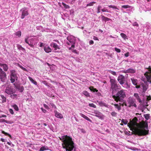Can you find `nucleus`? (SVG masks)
<instances>
[{"label":"nucleus","mask_w":151,"mask_h":151,"mask_svg":"<svg viewBox=\"0 0 151 151\" xmlns=\"http://www.w3.org/2000/svg\"><path fill=\"white\" fill-rule=\"evenodd\" d=\"M115 108L117 109L118 110H120L121 109V107L118 104H114Z\"/></svg>","instance_id":"nucleus-34"},{"label":"nucleus","mask_w":151,"mask_h":151,"mask_svg":"<svg viewBox=\"0 0 151 151\" xmlns=\"http://www.w3.org/2000/svg\"><path fill=\"white\" fill-rule=\"evenodd\" d=\"M68 40L69 42L70 43L72 44L74 43V41L73 40H71V39H70L69 38H68Z\"/></svg>","instance_id":"nucleus-50"},{"label":"nucleus","mask_w":151,"mask_h":151,"mask_svg":"<svg viewBox=\"0 0 151 151\" xmlns=\"http://www.w3.org/2000/svg\"><path fill=\"white\" fill-rule=\"evenodd\" d=\"M9 111L10 113L11 114H14V112L13 111L12 109H9Z\"/></svg>","instance_id":"nucleus-51"},{"label":"nucleus","mask_w":151,"mask_h":151,"mask_svg":"<svg viewBox=\"0 0 151 151\" xmlns=\"http://www.w3.org/2000/svg\"><path fill=\"white\" fill-rule=\"evenodd\" d=\"M151 99V98L150 96H148L147 98V101H149Z\"/></svg>","instance_id":"nucleus-56"},{"label":"nucleus","mask_w":151,"mask_h":151,"mask_svg":"<svg viewBox=\"0 0 151 151\" xmlns=\"http://www.w3.org/2000/svg\"><path fill=\"white\" fill-rule=\"evenodd\" d=\"M59 138L63 142L62 144L63 147L65 149L66 151H72L73 150L74 147V143L71 137L66 135Z\"/></svg>","instance_id":"nucleus-2"},{"label":"nucleus","mask_w":151,"mask_h":151,"mask_svg":"<svg viewBox=\"0 0 151 151\" xmlns=\"http://www.w3.org/2000/svg\"><path fill=\"white\" fill-rule=\"evenodd\" d=\"M2 132V133H3V134H5V135H6V136H8L10 138H12V137L11 135H10L9 133L5 132L4 131H2V132Z\"/></svg>","instance_id":"nucleus-30"},{"label":"nucleus","mask_w":151,"mask_h":151,"mask_svg":"<svg viewBox=\"0 0 151 151\" xmlns=\"http://www.w3.org/2000/svg\"><path fill=\"white\" fill-rule=\"evenodd\" d=\"M126 85H127V87H126V88H127L129 87V85L127 83H126Z\"/></svg>","instance_id":"nucleus-61"},{"label":"nucleus","mask_w":151,"mask_h":151,"mask_svg":"<svg viewBox=\"0 0 151 151\" xmlns=\"http://www.w3.org/2000/svg\"><path fill=\"white\" fill-rule=\"evenodd\" d=\"M123 72L125 73H134L135 72V70L133 69L129 68L125 71H124Z\"/></svg>","instance_id":"nucleus-14"},{"label":"nucleus","mask_w":151,"mask_h":151,"mask_svg":"<svg viewBox=\"0 0 151 151\" xmlns=\"http://www.w3.org/2000/svg\"><path fill=\"white\" fill-rule=\"evenodd\" d=\"M101 7L99 5L98 6V9H98L97 12V13H99L100 12V9L101 8Z\"/></svg>","instance_id":"nucleus-45"},{"label":"nucleus","mask_w":151,"mask_h":151,"mask_svg":"<svg viewBox=\"0 0 151 151\" xmlns=\"http://www.w3.org/2000/svg\"><path fill=\"white\" fill-rule=\"evenodd\" d=\"M101 11L103 12H108V10L107 9H102L101 10Z\"/></svg>","instance_id":"nucleus-58"},{"label":"nucleus","mask_w":151,"mask_h":151,"mask_svg":"<svg viewBox=\"0 0 151 151\" xmlns=\"http://www.w3.org/2000/svg\"><path fill=\"white\" fill-rule=\"evenodd\" d=\"M1 98L2 99V103H4L5 102H6V97L4 96L1 95H0Z\"/></svg>","instance_id":"nucleus-25"},{"label":"nucleus","mask_w":151,"mask_h":151,"mask_svg":"<svg viewBox=\"0 0 151 151\" xmlns=\"http://www.w3.org/2000/svg\"><path fill=\"white\" fill-rule=\"evenodd\" d=\"M110 82L111 84L110 90H111L112 93H113L114 91L117 90L119 88V87L120 86L117 84L116 81L115 79H110Z\"/></svg>","instance_id":"nucleus-4"},{"label":"nucleus","mask_w":151,"mask_h":151,"mask_svg":"<svg viewBox=\"0 0 151 151\" xmlns=\"http://www.w3.org/2000/svg\"><path fill=\"white\" fill-rule=\"evenodd\" d=\"M141 87H142L143 92H145L147 91L148 87V85L147 84H145L142 83L141 84Z\"/></svg>","instance_id":"nucleus-11"},{"label":"nucleus","mask_w":151,"mask_h":151,"mask_svg":"<svg viewBox=\"0 0 151 151\" xmlns=\"http://www.w3.org/2000/svg\"><path fill=\"white\" fill-rule=\"evenodd\" d=\"M101 16L102 20L103 21H104L105 22L107 21H109L111 20L109 18L107 17H105L103 15H101Z\"/></svg>","instance_id":"nucleus-23"},{"label":"nucleus","mask_w":151,"mask_h":151,"mask_svg":"<svg viewBox=\"0 0 151 151\" xmlns=\"http://www.w3.org/2000/svg\"><path fill=\"white\" fill-rule=\"evenodd\" d=\"M15 92V90L14 89L13 87L12 86L6 87L5 90V92L8 95H11Z\"/></svg>","instance_id":"nucleus-7"},{"label":"nucleus","mask_w":151,"mask_h":151,"mask_svg":"<svg viewBox=\"0 0 151 151\" xmlns=\"http://www.w3.org/2000/svg\"><path fill=\"white\" fill-rule=\"evenodd\" d=\"M17 95L16 94H11L10 97L13 99H14V98L17 97Z\"/></svg>","instance_id":"nucleus-38"},{"label":"nucleus","mask_w":151,"mask_h":151,"mask_svg":"<svg viewBox=\"0 0 151 151\" xmlns=\"http://www.w3.org/2000/svg\"><path fill=\"white\" fill-rule=\"evenodd\" d=\"M43 43L41 42L40 43V47H42V46H43Z\"/></svg>","instance_id":"nucleus-63"},{"label":"nucleus","mask_w":151,"mask_h":151,"mask_svg":"<svg viewBox=\"0 0 151 151\" xmlns=\"http://www.w3.org/2000/svg\"><path fill=\"white\" fill-rule=\"evenodd\" d=\"M94 43V42L92 40H90L89 42V44L90 45H92Z\"/></svg>","instance_id":"nucleus-55"},{"label":"nucleus","mask_w":151,"mask_h":151,"mask_svg":"<svg viewBox=\"0 0 151 151\" xmlns=\"http://www.w3.org/2000/svg\"><path fill=\"white\" fill-rule=\"evenodd\" d=\"M136 127L138 128L139 129H144L145 130L147 131V135L149 133V130H146L145 129L146 128L147 129H148V124L147 123L143 122V123H138L137 125L136 126Z\"/></svg>","instance_id":"nucleus-6"},{"label":"nucleus","mask_w":151,"mask_h":151,"mask_svg":"<svg viewBox=\"0 0 151 151\" xmlns=\"http://www.w3.org/2000/svg\"><path fill=\"white\" fill-rule=\"evenodd\" d=\"M131 7V6L128 5H123L122 6V8L124 9H127V8H129Z\"/></svg>","instance_id":"nucleus-40"},{"label":"nucleus","mask_w":151,"mask_h":151,"mask_svg":"<svg viewBox=\"0 0 151 151\" xmlns=\"http://www.w3.org/2000/svg\"><path fill=\"white\" fill-rule=\"evenodd\" d=\"M15 87L20 92H23L24 90V88L23 86L18 85L16 86Z\"/></svg>","instance_id":"nucleus-15"},{"label":"nucleus","mask_w":151,"mask_h":151,"mask_svg":"<svg viewBox=\"0 0 151 151\" xmlns=\"http://www.w3.org/2000/svg\"><path fill=\"white\" fill-rule=\"evenodd\" d=\"M115 50L118 52H121V50L116 47L115 48Z\"/></svg>","instance_id":"nucleus-48"},{"label":"nucleus","mask_w":151,"mask_h":151,"mask_svg":"<svg viewBox=\"0 0 151 151\" xmlns=\"http://www.w3.org/2000/svg\"><path fill=\"white\" fill-rule=\"evenodd\" d=\"M133 25L134 26L138 27L139 25L136 22H135L133 24Z\"/></svg>","instance_id":"nucleus-49"},{"label":"nucleus","mask_w":151,"mask_h":151,"mask_svg":"<svg viewBox=\"0 0 151 151\" xmlns=\"http://www.w3.org/2000/svg\"><path fill=\"white\" fill-rule=\"evenodd\" d=\"M110 72L114 75H116V73L115 72L112 71H110Z\"/></svg>","instance_id":"nucleus-52"},{"label":"nucleus","mask_w":151,"mask_h":151,"mask_svg":"<svg viewBox=\"0 0 151 151\" xmlns=\"http://www.w3.org/2000/svg\"><path fill=\"white\" fill-rule=\"evenodd\" d=\"M22 33L21 31H18L16 33V35L19 37L21 35Z\"/></svg>","instance_id":"nucleus-39"},{"label":"nucleus","mask_w":151,"mask_h":151,"mask_svg":"<svg viewBox=\"0 0 151 151\" xmlns=\"http://www.w3.org/2000/svg\"><path fill=\"white\" fill-rule=\"evenodd\" d=\"M138 119L137 117H134L132 120L127 124L128 126L132 131V134L137 135L139 136L146 135L147 131L144 129H139L136 126L138 124L137 121Z\"/></svg>","instance_id":"nucleus-1"},{"label":"nucleus","mask_w":151,"mask_h":151,"mask_svg":"<svg viewBox=\"0 0 151 151\" xmlns=\"http://www.w3.org/2000/svg\"><path fill=\"white\" fill-rule=\"evenodd\" d=\"M54 113L55 114V116L56 117L60 119H62L63 118V115L56 111H54Z\"/></svg>","instance_id":"nucleus-10"},{"label":"nucleus","mask_w":151,"mask_h":151,"mask_svg":"<svg viewBox=\"0 0 151 151\" xmlns=\"http://www.w3.org/2000/svg\"><path fill=\"white\" fill-rule=\"evenodd\" d=\"M6 73L0 68V79L3 82H4L6 78Z\"/></svg>","instance_id":"nucleus-8"},{"label":"nucleus","mask_w":151,"mask_h":151,"mask_svg":"<svg viewBox=\"0 0 151 151\" xmlns=\"http://www.w3.org/2000/svg\"><path fill=\"white\" fill-rule=\"evenodd\" d=\"M89 88L91 91L93 92H97L98 91V90H97L96 88H94L93 86L90 87Z\"/></svg>","instance_id":"nucleus-28"},{"label":"nucleus","mask_w":151,"mask_h":151,"mask_svg":"<svg viewBox=\"0 0 151 151\" xmlns=\"http://www.w3.org/2000/svg\"><path fill=\"white\" fill-rule=\"evenodd\" d=\"M83 94L87 97L89 96V94L86 91H83Z\"/></svg>","instance_id":"nucleus-35"},{"label":"nucleus","mask_w":151,"mask_h":151,"mask_svg":"<svg viewBox=\"0 0 151 151\" xmlns=\"http://www.w3.org/2000/svg\"><path fill=\"white\" fill-rule=\"evenodd\" d=\"M131 80L132 84L134 85H136L137 84L138 80L137 79H134V78H131Z\"/></svg>","instance_id":"nucleus-21"},{"label":"nucleus","mask_w":151,"mask_h":151,"mask_svg":"<svg viewBox=\"0 0 151 151\" xmlns=\"http://www.w3.org/2000/svg\"><path fill=\"white\" fill-rule=\"evenodd\" d=\"M50 104L51 105L52 108H56V106H55V105L53 103H50Z\"/></svg>","instance_id":"nucleus-47"},{"label":"nucleus","mask_w":151,"mask_h":151,"mask_svg":"<svg viewBox=\"0 0 151 151\" xmlns=\"http://www.w3.org/2000/svg\"><path fill=\"white\" fill-rule=\"evenodd\" d=\"M28 78L30 80V81L33 84H35V85H37V83L36 81H35L34 79L32 78L31 77H29Z\"/></svg>","instance_id":"nucleus-24"},{"label":"nucleus","mask_w":151,"mask_h":151,"mask_svg":"<svg viewBox=\"0 0 151 151\" xmlns=\"http://www.w3.org/2000/svg\"><path fill=\"white\" fill-rule=\"evenodd\" d=\"M128 102L130 104V106H134L135 107H136L137 106L136 104L134 103V102L133 101L132 99H129Z\"/></svg>","instance_id":"nucleus-17"},{"label":"nucleus","mask_w":151,"mask_h":151,"mask_svg":"<svg viewBox=\"0 0 151 151\" xmlns=\"http://www.w3.org/2000/svg\"><path fill=\"white\" fill-rule=\"evenodd\" d=\"M81 116L82 117H83V118L85 119L86 120H88L89 121H91L90 119L89 118H88V117L87 116L85 115H84L83 114H81Z\"/></svg>","instance_id":"nucleus-27"},{"label":"nucleus","mask_w":151,"mask_h":151,"mask_svg":"<svg viewBox=\"0 0 151 151\" xmlns=\"http://www.w3.org/2000/svg\"><path fill=\"white\" fill-rule=\"evenodd\" d=\"M29 13L27 11L25 10H23L22 12L21 18L22 19H24L25 16L28 15Z\"/></svg>","instance_id":"nucleus-13"},{"label":"nucleus","mask_w":151,"mask_h":151,"mask_svg":"<svg viewBox=\"0 0 151 151\" xmlns=\"http://www.w3.org/2000/svg\"><path fill=\"white\" fill-rule=\"evenodd\" d=\"M97 102L101 106H105L106 107L107 106V105L105 103L98 100L97 101Z\"/></svg>","instance_id":"nucleus-18"},{"label":"nucleus","mask_w":151,"mask_h":151,"mask_svg":"<svg viewBox=\"0 0 151 151\" xmlns=\"http://www.w3.org/2000/svg\"><path fill=\"white\" fill-rule=\"evenodd\" d=\"M89 106L91 107H92L94 108H96V106L93 104L91 103V104H89Z\"/></svg>","instance_id":"nucleus-42"},{"label":"nucleus","mask_w":151,"mask_h":151,"mask_svg":"<svg viewBox=\"0 0 151 151\" xmlns=\"http://www.w3.org/2000/svg\"><path fill=\"white\" fill-rule=\"evenodd\" d=\"M43 105H44V107L46 109H49V108L48 106L46 104H43Z\"/></svg>","instance_id":"nucleus-53"},{"label":"nucleus","mask_w":151,"mask_h":151,"mask_svg":"<svg viewBox=\"0 0 151 151\" xmlns=\"http://www.w3.org/2000/svg\"><path fill=\"white\" fill-rule=\"evenodd\" d=\"M1 67H2L4 70L5 71H7L8 69L7 65L6 64H2Z\"/></svg>","instance_id":"nucleus-20"},{"label":"nucleus","mask_w":151,"mask_h":151,"mask_svg":"<svg viewBox=\"0 0 151 151\" xmlns=\"http://www.w3.org/2000/svg\"><path fill=\"white\" fill-rule=\"evenodd\" d=\"M50 46L54 48L55 50L60 49L59 46L55 43L52 42L50 44Z\"/></svg>","instance_id":"nucleus-12"},{"label":"nucleus","mask_w":151,"mask_h":151,"mask_svg":"<svg viewBox=\"0 0 151 151\" xmlns=\"http://www.w3.org/2000/svg\"><path fill=\"white\" fill-rule=\"evenodd\" d=\"M45 150H46V149L45 147H41L40 150V151H44Z\"/></svg>","instance_id":"nucleus-46"},{"label":"nucleus","mask_w":151,"mask_h":151,"mask_svg":"<svg viewBox=\"0 0 151 151\" xmlns=\"http://www.w3.org/2000/svg\"><path fill=\"white\" fill-rule=\"evenodd\" d=\"M17 66H18L21 69H22L23 70L25 71H27V70L25 68L23 67V66H22L21 65L17 63Z\"/></svg>","instance_id":"nucleus-31"},{"label":"nucleus","mask_w":151,"mask_h":151,"mask_svg":"<svg viewBox=\"0 0 151 151\" xmlns=\"http://www.w3.org/2000/svg\"><path fill=\"white\" fill-rule=\"evenodd\" d=\"M93 39L95 40H99V39L96 36H94L93 37Z\"/></svg>","instance_id":"nucleus-59"},{"label":"nucleus","mask_w":151,"mask_h":151,"mask_svg":"<svg viewBox=\"0 0 151 151\" xmlns=\"http://www.w3.org/2000/svg\"><path fill=\"white\" fill-rule=\"evenodd\" d=\"M129 53L128 52H127L126 53H125L124 54L125 56L126 57H128L129 55Z\"/></svg>","instance_id":"nucleus-54"},{"label":"nucleus","mask_w":151,"mask_h":151,"mask_svg":"<svg viewBox=\"0 0 151 151\" xmlns=\"http://www.w3.org/2000/svg\"><path fill=\"white\" fill-rule=\"evenodd\" d=\"M120 35L124 40H125L126 39H128L127 37L125 34L123 33H121L120 34Z\"/></svg>","instance_id":"nucleus-26"},{"label":"nucleus","mask_w":151,"mask_h":151,"mask_svg":"<svg viewBox=\"0 0 151 151\" xmlns=\"http://www.w3.org/2000/svg\"><path fill=\"white\" fill-rule=\"evenodd\" d=\"M134 96L136 98L137 101L139 103H142V101L140 98V97L137 93H134Z\"/></svg>","instance_id":"nucleus-16"},{"label":"nucleus","mask_w":151,"mask_h":151,"mask_svg":"<svg viewBox=\"0 0 151 151\" xmlns=\"http://www.w3.org/2000/svg\"><path fill=\"white\" fill-rule=\"evenodd\" d=\"M109 8H111L114 9H118L117 8L116 6L114 5H110L109 6Z\"/></svg>","instance_id":"nucleus-43"},{"label":"nucleus","mask_w":151,"mask_h":151,"mask_svg":"<svg viewBox=\"0 0 151 151\" xmlns=\"http://www.w3.org/2000/svg\"><path fill=\"white\" fill-rule=\"evenodd\" d=\"M41 109H42V111L44 113H45L47 111L45 109H43L42 108H41Z\"/></svg>","instance_id":"nucleus-57"},{"label":"nucleus","mask_w":151,"mask_h":151,"mask_svg":"<svg viewBox=\"0 0 151 151\" xmlns=\"http://www.w3.org/2000/svg\"><path fill=\"white\" fill-rule=\"evenodd\" d=\"M10 73V81L11 83H13L15 81V80L17 81V80L18 77L15 70H11Z\"/></svg>","instance_id":"nucleus-5"},{"label":"nucleus","mask_w":151,"mask_h":151,"mask_svg":"<svg viewBox=\"0 0 151 151\" xmlns=\"http://www.w3.org/2000/svg\"><path fill=\"white\" fill-rule=\"evenodd\" d=\"M126 96L125 90L122 89L118 91L116 95H113L112 98L117 102L121 101Z\"/></svg>","instance_id":"nucleus-3"},{"label":"nucleus","mask_w":151,"mask_h":151,"mask_svg":"<svg viewBox=\"0 0 151 151\" xmlns=\"http://www.w3.org/2000/svg\"><path fill=\"white\" fill-rule=\"evenodd\" d=\"M73 52H74L76 53H78L77 52V50H73Z\"/></svg>","instance_id":"nucleus-62"},{"label":"nucleus","mask_w":151,"mask_h":151,"mask_svg":"<svg viewBox=\"0 0 151 151\" xmlns=\"http://www.w3.org/2000/svg\"><path fill=\"white\" fill-rule=\"evenodd\" d=\"M13 107H14V109L17 111H18L19 110V108L18 106L14 104L13 106Z\"/></svg>","instance_id":"nucleus-41"},{"label":"nucleus","mask_w":151,"mask_h":151,"mask_svg":"<svg viewBox=\"0 0 151 151\" xmlns=\"http://www.w3.org/2000/svg\"><path fill=\"white\" fill-rule=\"evenodd\" d=\"M111 115L113 116H116L117 114V113L115 112H112L111 113Z\"/></svg>","instance_id":"nucleus-44"},{"label":"nucleus","mask_w":151,"mask_h":151,"mask_svg":"<svg viewBox=\"0 0 151 151\" xmlns=\"http://www.w3.org/2000/svg\"><path fill=\"white\" fill-rule=\"evenodd\" d=\"M135 86H136L135 87L137 88H139L140 87V85H136Z\"/></svg>","instance_id":"nucleus-60"},{"label":"nucleus","mask_w":151,"mask_h":151,"mask_svg":"<svg viewBox=\"0 0 151 151\" xmlns=\"http://www.w3.org/2000/svg\"><path fill=\"white\" fill-rule=\"evenodd\" d=\"M96 3V2L94 1H92L90 2L89 4H87L86 6H93V4Z\"/></svg>","instance_id":"nucleus-32"},{"label":"nucleus","mask_w":151,"mask_h":151,"mask_svg":"<svg viewBox=\"0 0 151 151\" xmlns=\"http://www.w3.org/2000/svg\"><path fill=\"white\" fill-rule=\"evenodd\" d=\"M44 50L47 53H49L50 52H51L52 50L51 48L49 47L48 46L47 47H45L44 48Z\"/></svg>","instance_id":"nucleus-19"},{"label":"nucleus","mask_w":151,"mask_h":151,"mask_svg":"<svg viewBox=\"0 0 151 151\" xmlns=\"http://www.w3.org/2000/svg\"><path fill=\"white\" fill-rule=\"evenodd\" d=\"M117 81L121 85L123 84L125 81L124 77L122 75L119 76L117 78Z\"/></svg>","instance_id":"nucleus-9"},{"label":"nucleus","mask_w":151,"mask_h":151,"mask_svg":"<svg viewBox=\"0 0 151 151\" xmlns=\"http://www.w3.org/2000/svg\"><path fill=\"white\" fill-rule=\"evenodd\" d=\"M17 48L19 50H22L23 51H24L25 50V49L20 45H18L17 46Z\"/></svg>","instance_id":"nucleus-33"},{"label":"nucleus","mask_w":151,"mask_h":151,"mask_svg":"<svg viewBox=\"0 0 151 151\" xmlns=\"http://www.w3.org/2000/svg\"><path fill=\"white\" fill-rule=\"evenodd\" d=\"M122 123H123L124 124H126L128 123V121L127 119H122L121 120Z\"/></svg>","instance_id":"nucleus-36"},{"label":"nucleus","mask_w":151,"mask_h":151,"mask_svg":"<svg viewBox=\"0 0 151 151\" xmlns=\"http://www.w3.org/2000/svg\"><path fill=\"white\" fill-rule=\"evenodd\" d=\"M0 140H1V141L2 142H4L5 141L4 139L3 138H1Z\"/></svg>","instance_id":"nucleus-64"},{"label":"nucleus","mask_w":151,"mask_h":151,"mask_svg":"<svg viewBox=\"0 0 151 151\" xmlns=\"http://www.w3.org/2000/svg\"><path fill=\"white\" fill-rule=\"evenodd\" d=\"M29 38V37H26L25 39V42L26 43L28 44L31 47H34V45H33V44H32L31 42L29 43L28 42V40Z\"/></svg>","instance_id":"nucleus-22"},{"label":"nucleus","mask_w":151,"mask_h":151,"mask_svg":"<svg viewBox=\"0 0 151 151\" xmlns=\"http://www.w3.org/2000/svg\"><path fill=\"white\" fill-rule=\"evenodd\" d=\"M62 4L63 6L66 9L70 7L68 5L66 4L63 2H62Z\"/></svg>","instance_id":"nucleus-37"},{"label":"nucleus","mask_w":151,"mask_h":151,"mask_svg":"<svg viewBox=\"0 0 151 151\" xmlns=\"http://www.w3.org/2000/svg\"><path fill=\"white\" fill-rule=\"evenodd\" d=\"M144 116L146 120H148L150 118V115L149 114H145L144 115Z\"/></svg>","instance_id":"nucleus-29"}]
</instances>
